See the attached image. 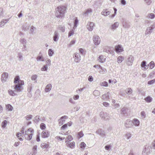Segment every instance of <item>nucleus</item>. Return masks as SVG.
Returning <instances> with one entry per match:
<instances>
[{
	"mask_svg": "<svg viewBox=\"0 0 155 155\" xmlns=\"http://www.w3.org/2000/svg\"><path fill=\"white\" fill-rule=\"evenodd\" d=\"M67 9L66 6L63 5L58 6L55 9V15L57 18L61 19L64 17L65 12Z\"/></svg>",
	"mask_w": 155,
	"mask_h": 155,
	"instance_id": "nucleus-1",
	"label": "nucleus"
},
{
	"mask_svg": "<svg viewBox=\"0 0 155 155\" xmlns=\"http://www.w3.org/2000/svg\"><path fill=\"white\" fill-rule=\"evenodd\" d=\"M34 133V130L31 128H29L27 131H25V139L27 140H31Z\"/></svg>",
	"mask_w": 155,
	"mask_h": 155,
	"instance_id": "nucleus-2",
	"label": "nucleus"
},
{
	"mask_svg": "<svg viewBox=\"0 0 155 155\" xmlns=\"http://www.w3.org/2000/svg\"><path fill=\"white\" fill-rule=\"evenodd\" d=\"M93 41L94 44L97 45H98L100 43V38L97 35H95L93 38Z\"/></svg>",
	"mask_w": 155,
	"mask_h": 155,
	"instance_id": "nucleus-3",
	"label": "nucleus"
},
{
	"mask_svg": "<svg viewBox=\"0 0 155 155\" xmlns=\"http://www.w3.org/2000/svg\"><path fill=\"white\" fill-rule=\"evenodd\" d=\"M134 60L133 56L130 55L126 61V64L128 66L131 65Z\"/></svg>",
	"mask_w": 155,
	"mask_h": 155,
	"instance_id": "nucleus-4",
	"label": "nucleus"
},
{
	"mask_svg": "<svg viewBox=\"0 0 155 155\" xmlns=\"http://www.w3.org/2000/svg\"><path fill=\"white\" fill-rule=\"evenodd\" d=\"M94 25V23L91 22H89L87 24L86 26L87 28L89 31H91L93 30Z\"/></svg>",
	"mask_w": 155,
	"mask_h": 155,
	"instance_id": "nucleus-5",
	"label": "nucleus"
},
{
	"mask_svg": "<svg viewBox=\"0 0 155 155\" xmlns=\"http://www.w3.org/2000/svg\"><path fill=\"white\" fill-rule=\"evenodd\" d=\"M74 61L75 62H79L81 60V56L80 54L77 53H74Z\"/></svg>",
	"mask_w": 155,
	"mask_h": 155,
	"instance_id": "nucleus-6",
	"label": "nucleus"
},
{
	"mask_svg": "<svg viewBox=\"0 0 155 155\" xmlns=\"http://www.w3.org/2000/svg\"><path fill=\"white\" fill-rule=\"evenodd\" d=\"M68 117L66 116H64L61 117L58 120L59 125L61 126L63 124L65 121L64 119H66Z\"/></svg>",
	"mask_w": 155,
	"mask_h": 155,
	"instance_id": "nucleus-7",
	"label": "nucleus"
},
{
	"mask_svg": "<svg viewBox=\"0 0 155 155\" xmlns=\"http://www.w3.org/2000/svg\"><path fill=\"white\" fill-rule=\"evenodd\" d=\"M50 135V133L48 131H43L41 133V137L43 138L48 137Z\"/></svg>",
	"mask_w": 155,
	"mask_h": 155,
	"instance_id": "nucleus-8",
	"label": "nucleus"
},
{
	"mask_svg": "<svg viewBox=\"0 0 155 155\" xmlns=\"http://www.w3.org/2000/svg\"><path fill=\"white\" fill-rule=\"evenodd\" d=\"M8 76V73L5 72L3 73L2 75V81L3 82H5Z\"/></svg>",
	"mask_w": 155,
	"mask_h": 155,
	"instance_id": "nucleus-9",
	"label": "nucleus"
},
{
	"mask_svg": "<svg viewBox=\"0 0 155 155\" xmlns=\"http://www.w3.org/2000/svg\"><path fill=\"white\" fill-rule=\"evenodd\" d=\"M150 153V149L149 147H145L142 151L143 155H148Z\"/></svg>",
	"mask_w": 155,
	"mask_h": 155,
	"instance_id": "nucleus-10",
	"label": "nucleus"
},
{
	"mask_svg": "<svg viewBox=\"0 0 155 155\" xmlns=\"http://www.w3.org/2000/svg\"><path fill=\"white\" fill-rule=\"evenodd\" d=\"M100 116L103 119L105 120H107L108 119L109 117L107 115L106 113H104L103 112L101 111L100 113Z\"/></svg>",
	"mask_w": 155,
	"mask_h": 155,
	"instance_id": "nucleus-11",
	"label": "nucleus"
},
{
	"mask_svg": "<svg viewBox=\"0 0 155 155\" xmlns=\"http://www.w3.org/2000/svg\"><path fill=\"white\" fill-rule=\"evenodd\" d=\"M149 65V64L147 65V63L145 61H143L141 64V66L143 68L142 69L144 70H146L147 69Z\"/></svg>",
	"mask_w": 155,
	"mask_h": 155,
	"instance_id": "nucleus-12",
	"label": "nucleus"
},
{
	"mask_svg": "<svg viewBox=\"0 0 155 155\" xmlns=\"http://www.w3.org/2000/svg\"><path fill=\"white\" fill-rule=\"evenodd\" d=\"M132 124V121L130 120H127L125 121V126L127 128L130 127Z\"/></svg>",
	"mask_w": 155,
	"mask_h": 155,
	"instance_id": "nucleus-13",
	"label": "nucleus"
},
{
	"mask_svg": "<svg viewBox=\"0 0 155 155\" xmlns=\"http://www.w3.org/2000/svg\"><path fill=\"white\" fill-rule=\"evenodd\" d=\"M116 51L117 53L121 52L123 51V48L119 45L116 46L115 48Z\"/></svg>",
	"mask_w": 155,
	"mask_h": 155,
	"instance_id": "nucleus-14",
	"label": "nucleus"
},
{
	"mask_svg": "<svg viewBox=\"0 0 155 155\" xmlns=\"http://www.w3.org/2000/svg\"><path fill=\"white\" fill-rule=\"evenodd\" d=\"M96 133L101 136H104L105 135V132L103 130L101 129H98L96 131Z\"/></svg>",
	"mask_w": 155,
	"mask_h": 155,
	"instance_id": "nucleus-15",
	"label": "nucleus"
},
{
	"mask_svg": "<svg viewBox=\"0 0 155 155\" xmlns=\"http://www.w3.org/2000/svg\"><path fill=\"white\" fill-rule=\"evenodd\" d=\"M14 88L18 92H20L21 91V86L20 85V84L18 83L15 85Z\"/></svg>",
	"mask_w": 155,
	"mask_h": 155,
	"instance_id": "nucleus-16",
	"label": "nucleus"
},
{
	"mask_svg": "<svg viewBox=\"0 0 155 155\" xmlns=\"http://www.w3.org/2000/svg\"><path fill=\"white\" fill-rule=\"evenodd\" d=\"M53 38L54 41H57L59 39L58 33L57 31H55Z\"/></svg>",
	"mask_w": 155,
	"mask_h": 155,
	"instance_id": "nucleus-17",
	"label": "nucleus"
},
{
	"mask_svg": "<svg viewBox=\"0 0 155 155\" xmlns=\"http://www.w3.org/2000/svg\"><path fill=\"white\" fill-rule=\"evenodd\" d=\"M119 24L118 22H115L114 24L111 25V29L112 30H115L119 26Z\"/></svg>",
	"mask_w": 155,
	"mask_h": 155,
	"instance_id": "nucleus-18",
	"label": "nucleus"
},
{
	"mask_svg": "<svg viewBox=\"0 0 155 155\" xmlns=\"http://www.w3.org/2000/svg\"><path fill=\"white\" fill-rule=\"evenodd\" d=\"M9 18H8L4 20L3 19L2 20L1 22L0 23V27H2L8 21Z\"/></svg>",
	"mask_w": 155,
	"mask_h": 155,
	"instance_id": "nucleus-19",
	"label": "nucleus"
},
{
	"mask_svg": "<svg viewBox=\"0 0 155 155\" xmlns=\"http://www.w3.org/2000/svg\"><path fill=\"white\" fill-rule=\"evenodd\" d=\"M105 57L102 55H100L98 58L99 61L101 63H103L105 61Z\"/></svg>",
	"mask_w": 155,
	"mask_h": 155,
	"instance_id": "nucleus-20",
	"label": "nucleus"
},
{
	"mask_svg": "<svg viewBox=\"0 0 155 155\" xmlns=\"http://www.w3.org/2000/svg\"><path fill=\"white\" fill-rule=\"evenodd\" d=\"M152 29H151V28L150 27H147L146 30L145 32V35H150L152 33Z\"/></svg>",
	"mask_w": 155,
	"mask_h": 155,
	"instance_id": "nucleus-21",
	"label": "nucleus"
},
{
	"mask_svg": "<svg viewBox=\"0 0 155 155\" xmlns=\"http://www.w3.org/2000/svg\"><path fill=\"white\" fill-rule=\"evenodd\" d=\"M110 12L109 11H108L107 9H104L103 11L101 12V14L102 15L106 16L109 15L110 14Z\"/></svg>",
	"mask_w": 155,
	"mask_h": 155,
	"instance_id": "nucleus-22",
	"label": "nucleus"
},
{
	"mask_svg": "<svg viewBox=\"0 0 155 155\" xmlns=\"http://www.w3.org/2000/svg\"><path fill=\"white\" fill-rule=\"evenodd\" d=\"M52 87L51 85V84H47L45 88V91L46 92H48L51 89Z\"/></svg>",
	"mask_w": 155,
	"mask_h": 155,
	"instance_id": "nucleus-23",
	"label": "nucleus"
},
{
	"mask_svg": "<svg viewBox=\"0 0 155 155\" xmlns=\"http://www.w3.org/2000/svg\"><path fill=\"white\" fill-rule=\"evenodd\" d=\"M132 124L136 126H138L139 125L140 122L137 119H135L132 121Z\"/></svg>",
	"mask_w": 155,
	"mask_h": 155,
	"instance_id": "nucleus-24",
	"label": "nucleus"
},
{
	"mask_svg": "<svg viewBox=\"0 0 155 155\" xmlns=\"http://www.w3.org/2000/svg\"><path fill=\"white\" fill-rule=\"evenodd\" d=\"M101 98L102 99L107 100L108 99H109V95L108 94V93H107L106 94H105L103 95Z\"/></svg>",
	"mask_w": 155,
	"mask_h": 155,
	"instance_id": "nucleus-25",
	"label": "nucleus"
},
{
	"mask_svg": "<svg viewBox=\"0 0 155 155\" xmlns=\"http://www.w3.org/2000/svg\"><path fill=\"white\" fill-rule=\"evenodd\" d=\"M124 59V57L119 56L117 57V61L118 63H120Z\"/></svg>",
	"mask_w": 155,
	"mask_h": 155,
	"instance_id": "nucleus-26",
	"label": "nucleus"
},
{
	"mask_svg": "<svg viewBox=\"0 0 155 155\" xmlns=\"http://www.w3.org/2000/svg\"><path fill=\"white\" fill-rule=\"evenodd\" d=\"M73 137L71 135H69L67 137V138L66 139V140L65 143H69L70 141H71L73 140Z\"/></svg>",
	"mask_w": 155,
	"mask_h": 155,
	"instance_id": "nucleus-27",
	"label": "nucleus"
},
{
	"mask_svg": "<svg viewBox=\"0 0 155 155\" xmlns=\"http://www.w3.org/2000/svg\"><path fill=\"white\" fill-rule=\"evenodd\" d=\"M133 91L130 88H127L125 90V92L127 94H130L132 93Z\"/></svg>",
	"mask_w": 155,
	"mask_h": 155,
	"instance_id": "nucleus-28",
	"label": "nucleus"
},
{
	"mask_svg": "<svg viewBox=\"0 0 155 155\" xmlns=\"http://www.w3.org/2000/svg\"><path fill=\"white\" fill-rule=\"evenodd\" d=\"M78 22V19L76 17L74 21V25L73 28V29H75L77 27V25Z\"/></svg>",
	"mask_w": 155,
	"mask_h": 155,
	"instance_id": "nucleus-29",
	"label": "nucleus"
},
{
	"mask_svg": "<svg viewBox=\"0 0 155 155\" xmlns=\"http://www.w3.org/2000/svg\"><path fill=\"white\" fill-rule=\"evenodd\" d=\"M39 117L40 116L38 115H37L34 117L33 121L35 123L37 124L39 122L40 120Z\"/></svg>",
	"mask_w": 155,
	"mask_h": 155,
	"instance_id": "nucleus-30",
	"label": "nucleus"
},
{
	"mask_svg": "<svg viewBox=\"0 0 155 155\" xmlns=\"http://www.w3.org/2000/svg\"><path fill=\"white\" fill-rule=\"evenodd\" d=\"M15 91H13L11 90H9L8 91V93L11 96H14L16 95L17 94L16 93Z\"/></svg>",
	"mask_w": 155,
	"mask_h": 155,
	"instance_id": "nucleus-31",
	"label": "nucleus"
},
{
	"mask_svg": "<svg viewBox=\"0 0 155 155\" xmlns=\"http://www.w3.org/2000/svg\"><path fill=\"white\" fill-rule=\"evenodd\" d=\"M66 145L69 147L71 148H73L75 145V143L74 142H73L70 143H67Z\"/></svg>",
	"mask_w": 155,
	"mask_h": 155,
	"instance_id": "nucleus-32",
	"label": "nucleus"
},
{
	"mask_svg": "<svg viewBox=\"0 0 155 155\" xmlns=\"http://www.w3.org/2000/svg\"><path fill=\"white\" fill-rule=\"evenodd\" d=\"M18 60L19 61H22L23 60V57L22 53L21 52H18Z\"/></svg>",
	"mask_w": 155,
	"mask_h": 155,
	"instance_id": "nucleus-33",
	"label": "nucleus"
},
{
	"mask_svg": "<svg viewBox=\"0 0 155 155\" xmlns=\"http://www.w3.org/2000/svg\"><path fill=\"white\" fill-rule=\"evenodd\" d=\"M144 100L147 102L150 103L152 101V98L148 96L144 98Z\"/></svg>",
	"mask_w": 155,
	"mask_h": 155,
	"instance_id": "nucleus-34",
	"label": "nucleus"
},
{
	"mask_svg": "<svg viewBox=\"0 0 155 155\" xmlns=\"http://www.w3.org/2000/svg\"><path fill=\"white\" fill-rule=\"evenodd\" d=\"M32 85L31 83H29L28 84V91L29 92H31L32 91Z\"/></svg>",
	"mask_w": 155,
	"mask_h": 155,
	"instance_id": "nucleus-35",
	"label": "nucleus"
},
{
	"mask_svg": "<svg viewBox=\"0 0 155 155\" xmlns=\"http://www.w3.org/2000/svg\"><path fill=\"white\" fill-rule=\"evenodd\" d=\"M92 12V10L91 8L87 9L85 12L84 14L85 15H87L88 14L91 13Z\"/></svg>",
	"mask_w": 155,
	"mask_h": 155,
	"instance_id": "nucleus-36",
	"label": "nucleus"
},
{
	"mask_svg": "<svg viewBox=\"0 0 155 155\" xmlns=\"http://www.w3.org/2000/svg\"><path fill=\"white\" fill-rule=\"evenodd\" d=\"M100 93L98 90H95L93 92V95L95 96H99L100 95Z\"/></svg>",
	"mask_w": 155,
	"mask_h": 155,
	"instance_id": "nucleus-37",
	"label": "nucleus"
},
{
	"mask_svg": "<svg viewBox=\"0 0 155 155\" xmlns=\"http://www.w3.org/2000/svg\"><path fill=\"white\" fill-rule=\"evenodd\" d=\"M41 146L43 148H47L49 147V145L44 143H41Z\"/></svg>",
	"mask_w": 155,
	"mask_h": 155,
	"instance_id": "nucleus-38",
	"label": "nucleus"
},
{
	"mask_svg": "<svg viewBox=\"0 0 155 155\" xmlns=\"http://www.w3.org/2000/svg\"><path fill=\"white\" fill-rule=\"evenodd\" d=\"M149 67L150 68L152 69L154 68L155 66L154 63L153 61H151L149 63Z\"/></svg>",
	"mask_w": 155,
	"mask_h": 155,
	"instance_id": "nucleus-39",
	"label": "nucleus"
},
{
	"mask_svg": "<svg viewBox=\"0 0 155 155\" xmlns=\"http://www.w3.org/2000/svg\"><path fill=\"white\" fill-rule=\"evenodd\" d=\"M6 108L8 110L12 111L13 110V107L12 105L10 104L6 105Z\"/></svg>",
	"mask_w": 155,
	"mask_h": 155,
	"instance_id": "nucleus-40",
	"label": "nucleus"
},
{
	"mask_svg": "<svg viewBox=\"0 0 155 155\" xmlns=\"http://www.w3.org/2000/svg\"><path fill=\"white\" fill-rule=\"evenodd\" d=\"M20 42L23 45H26V40L24 38H22L20 39Z\"/></svg>",
	"mask_w": 155,
	"mask_h": 155,
	"instance_id": "nucleus-41",
	"label": "nucleus"
},
{
	"mask_svg": "<svg viewBox=\"0 0 155 155\" xmlns=\"http://www.w3.org/2000/svg\"><path fill=\"white\" fill-rule=\"evenodd\" d=\"M48 66L47 65H44L41 68V70L42 71H46L48 69Z\"/></svg>",
	"mask_w": 155,
	"mask_h": 155,
	"instance_id": "nucleus-42",
	"label": "nucleus"
},
{
	"mask_svg": "<svg viewBox=\"0 0 155 155\" xmlns=\"http://www.w3.org/2000/svg\"><path fill=\"white\" fill-rule=\"evenodd\" d=\"M100 85L101 86L107 87L108 86V83L106 81H104L101 83Z\"/></svg>",
	"mask_w": 155,
	"mask_h": 155,
	"instance_id": "nucleus-43",
	"label": "nucleus"
},
{
	"mask_svg": "<svg viewBox=\"0 0 155 155\" xmlns=\"http://www.w3.org/2000/svg\"><path fill=\"white\" fill-rule=\"evenodd\" d=\"M40 128L42 130L45 129L46 128L45 124L43 123H41L40 125Z\"/></svg>",
	"mask_w": 155,
	"mask_h": 155,
	"instance_id": "nucleus-44",
	"label": "nucleus"
},
{
	"mask_svg": "<svg viewBox=\"0 0 155 155\" xmlns=\"http://www.w3.org/2000/svg\"><path fill=\"white\" fill-rule=\"evenodd\" d=\"M54 54V52L51 49H49L48 51V54L50 56H52L53 54Z\"/></svg>",
	"mask_w": 155,
	"mask_h": 155,
	"instance_id": "nucleus-45",
	"label": "nucleus"
},
{
	"mask_svg": "<svg viewBox=\"0 0 155 155\" xmlns=\"http://www.w3.org/2000/svg\"><path fill=\"white\" fill-rule=\"evenodd\" d=\"M19 78L18 76H16L14 78V83L15 84L17 83L18 82H19Z\"/></svg>",
	"mask_w": 155,
	"mask_h": 155,
	"instance_id": "nucleus-46",
	"label": "nucleus"
},
{
	"mask_svg": "<svg viewBox=\"0 0 155 155\" xmlns=\"http://www.w3.org/2000/svg\"><path fill=\"white\" fill-rule=\"evenodd\" d=\"M37 61H44V60L43 59L42 56L41 55H39L38 56L37 58Z\"/></svg>",
	"mask_w": 155,
	"mask_h": 155,
	"instance_id": "nucleus-47",
	"label": "nucleus"
},
{
	"mask_svg": "<svg viewBox=\"0 0 155 155\" xmlns=\"http://www.w3.org/2000/svg\"><path fill=\"white\" fill-rule=\"evenodd\" d=\"M140 115L142 117V118L143 119H144L146 117L145 113L144 111H142L141 112Z\"/></svg>",
	"mask_w": 155,
	"mask_h": 155,
	"instance_id": "nucleus-48",
	"label": "nucleus"
},
{
	"mask_svg": "<svg viewBox=\"0 0 155 155\" xmlns=\"http://www.w3.org/2000/svg\"><path fill=\"white\" fill-rule=\"evenodd\" d=\"M37 146L36 145H35L33 147V150L34 151L33 154L35 155L37 153Z\"/></svg>",
	"mask_w": 155,
	"mask_h": 155,
	"instance_id": "nucleus-49",
	"label": "nucleus"
},
{
	"mask_svg": "<svg viewBox=\"0 0 155 155\" xmlns=\"http://www.w3.org/2000/svg\"><path fill=\"white\" fill-rule=\"evenodd\" d=\"M7 124V121L6 120H4L2 123V127L4 128H5Z\"/></svg>",
	"mask_w": 155,
	"mask_h": 155,
	"instance_id": "nucleus-50",
	"label": "nucleus"
},
{
	"mask_svg": "<svg viewBox=\"0 0 155 155\" xmlns=\"http://www.w3.org/2000/svg\"><path fill=\"white\" fill-rule=\"evenodd\" d=\"M58 29L61 30L62 32H64L65 31V27L64 26H60L58 27Z\"/></svg>",
	"mask_w": 155,
	"mask_h": 155,
	"instance_id": "nucleus-51",
	"label": "nucleus"
},
{
	"mask_svg": "<svg viewBox=\"0 0 155 155\" xmlns=\"http://www.w3.org/2000/svg\"><path fill=\"white\" fill-rule=\"evenodd\" d=\"M37 78V75L36 74H34L31 76V78L32 80L35 81L36 80Z\"/></svg>",
	"mask_w": 155,
	"mask_h": 155,
	"instance_id": "nucleus-52",
	"label": "nucleus"
},
{
	"mask_svg": "<svg viewBox=\"0 0 155 155\" xmlns=\"http://www.w3.org/2000/svg\"><path fill=\"white\" fill-rule=\"evenodd\" d=\"M148 16L150 18L152 19L155 17V15L153 13H150L148 14Z\"/></svg>",
	"mask_w": 155,
	"mask_h": 155,
	"instance_id": "nucleus-53",
	"label": "nucleus"
},
{
	"mask_svg": "<svg viewBox=\"0 0 155 155\" xmlns=\"http://www.w3.org/2000/svg\"><path fill=\"white\" fill-rule=\"evenodd\" d=\"M22 51H25L27 50V47L26 45H23L21 49Z\"/></svg>",
	"mask_w": 155,
	"mask_h": 155,
	"instance_id": "nucleus-54",
	"label": "nucleus"
},
{
	"mask_svg": "<svg viewBox=\"0 0 155 155\" xmlns=\"http://www.w3.org/2000/svg\"><path fill=\"white\" fill-rule=\"evenodd\" d=\"M25 117L26 119L27 120H28L30 119H31L32 118V116L31 115H27Z\"/></svg>",
	"mask_w": 155,
	"mask_h": 155,
	"instance_id": "nucleus-55",
	"label": "nucleus"
},
{
	"mask_svg": "<svg viewBox=\"0 0 155 155\" xmlns=\"http://www.w3.org/2000/svg\"><path fill=\"white\" fill-rule=\"evenodd\" d=\"M74 29H73L72 30L69 31L68 35V37H70L72 35H73L74 34Z\"/></svg>",
	"mask_w": 155,
	"mask_h": 155,
	"instance_id": "nucleus-56",
	"label": "nucleus"
},
{
	"mask_svg": "<svg viewBox=\"0 0 155 155\" xmlns=\"http://www.w3.org/2000/svg\"><path fill=\"white\" fill-rule=\"evenodd\" d=\"M85 89L84 87H83L82 88H80L79 89H78L77 90L76 92L78 93H81V91H83Z\"/></svg>",
	"mask_w": 155,
	"mask_h": 155,
	"instance_id": "nucleus-57",
	"label": "nucleus"
},
{
	"mask_svg": "<svg viewBox=\"0 0 155 155\" xmlns=\"http://www.w3.org/2000/svg\"><path fill=\"white\" fill-rule=\"evenodd\" d=\"M78 135L80 137V138L82 137L83 135L84 134L83 133L82 131H81L78 133Z\"/></svg>",
	"mask_w": 155,
	"mask_h": 155,
	"instance_id": "nucleus-58",
	"label": "nucleus"
},
{
	"mask_svg": "<svg viewBox=\"0 0 155 155\" xmlns=\"http://www.w3.org/2000/svg\"><path fill=\"white\" fill-rule=\"evenodd\" d=\"M47 65L49 66L51 65V60L49 59H48L46 61Z\"/></svg>",
	"mask_w": 155,
	"mask_h": 155,
	"instance_id": "nucleus-59",
	"label": "nucleus"
},
{
	"mask_svg": "<svg viewBox=\"0 0 155 155\" xmlns=\"http://www.w3.org/2000/svg\"><path fill=\"white\" fill-rule=\"evenodd\" d=\"M86 146V144L84 142H82L81 144V148H84Z\"/></svg>",
	"mask_w": 155,
	"mask_h": 155,
	"instance_id": "nucleus-60",
	"label": "nucleus"
},
{
	"mask_svg": "<svg viewBox=\"0 0 155 155\" xmlns=\"http://www.w3.org/2000/svg\"><path fill=\"white\" fill-rule=\"evenodd\" d=\"M145 2L147 4V5H150L151 2L150 0H144Z\"/></svg>",
	"mask_w": 155,
	"mask_h": 155,
	"instance_id": "nucleus-61",
	"label": "nucleus"
},
{
	"mask_svg": "<svg viewBox=\"0 0 155 155\" xmlns=\"http://www.w3.org/2000/svg\"><path fill=\"white\" fill-rule=\"evenodd\" d=\"M67 127V124H65L64 125H63L61 127V129H62L64 130L65 128H66Z\"/></svg>",
	"mask_w": 155,
	"mask_h": 155,
	"instance_id": "nucleus-62",
	"label": "nucleus"
},
{
	"mask_svg": "<svg viewBox=\"0 0 155 155\" xmlns=\"http://www.w3.org/2000/svg\"><path fill=\"white\" fill-rule=\"evenodd\" d=\"M36 29L33 26H32L30 29V31L32 33H33L34 30Z\"/></svg>",
	"mask_w": 155,
	"mask_h": 155,
	"instance_id": "nucleus-63",
	"label": "nucleus"
},
{
	"mask_svg": "<svg viewBox=\"0 0 155 155\" xmlns=\"http://www.w3.org/2000/svg\"><path fill=\"white\" fill-rule=\"evenodd\" d=\"M103 104L104 106L107 107L109 106V104L107 102H105L103 103Z\"/></svg>",
	"mask_w": 155,
	"mask_h": 155,
	"instance_id": "nucleus-64",
	"label": "nucleus"
}]
</instances>
